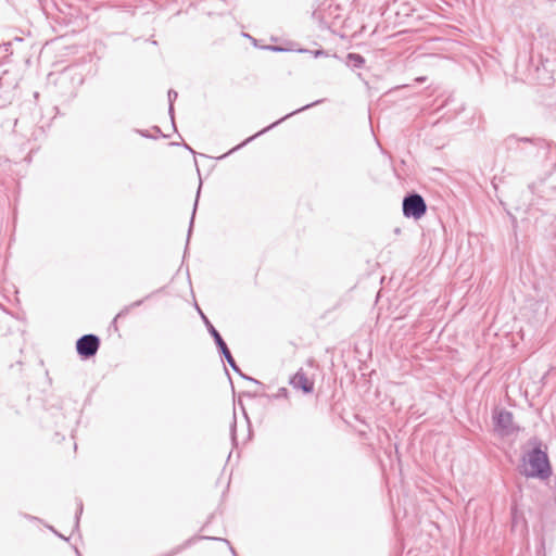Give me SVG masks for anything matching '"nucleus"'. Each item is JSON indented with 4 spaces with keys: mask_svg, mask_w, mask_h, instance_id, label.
Here are the masks:
<instances>
[{
    "mask_svg": "<svg viewBox=\"0 0 556 556\" xmlns=\"http://www.w3.org/2000/svg\"><path fill=\"white\" fill-rule=\"evenodd\" d=\"M504 143L508 150H519L526 156L539 157L547 155L549 143L543 138L517 137L515 135L505 138Z\"/></svg>",
    "mask_w": 556,
    "mask_h": 556,
    "instance_id": "obj_1",
    "label": "nucleus"
},
{
    "mask_svg": "<svg viewBox=\"0 0 556 556\" xmlns=\"http://www.w3.org/2000/svg\"><path fill=\"white\" fill-rule=\"evenodd\" d=\"M523 462L530 467L529 469L526 467L521 471L523 476L539 479H547L551 477L552 468L547 453L541 448L540 444L526 454Z\"/></svg>",
    "mask_w": 556,
    "mask_h": 556,
    "instance_id": "obj_2",
    "label": "nucleus"
},
{
    "mask_svg": "<svg viewBox=\"0 0 556 556\" xmlns=\"http://www.w3.org/2000/svg\"><path fill=\"white\" fill-rule=\"evenodd\" d=\"M201 316L204 320V324L207 328V331L210 332V334L213 337L214 339V342L219 351V353L223 355V357L226 359V362L229 364V366L236 371L238 372L242 378L247 379V380H250L254 383H260L256 379L254 378H251L249 376H245L241 370L240 368L238 367L236 361L233 359L226 342L224 341V339L222 338L220 333L215 329V327L211 324V321L207 319V317L201 313Z\"/></svg>",
    "mask_w": 556,
    "mask_h": 556,
    "instance_id": "obj_3",
    "label": "nucleus"
},
{
    "mask_svg": "<svg viewBox=\"0 0 556 556\" xmlns=\"http://www.w3.org/2000/svg\"><path fill=\"white\" fill-rule=\"evenodd\" d=\"M403 215L406 218L420 219L427 212V204L422 195L417 192L407 193L402 202Z\"/></svg>",
    "mask_w": 556,
    "mask_h": 556,
    "instance_id": "obj_4",
    "label": "nucleus"
},
{
    "mask_svg": "<svg viewBox=\"0 0 556 556\" xmlns=\"http://www.w3.org/2000/svg\"><path fill=\"white\" fill-rule=\"evenodd\" d=\"M493 420L496 432L502 437H507L519 431V427L514 424L513 413L506 409L494 412Z\"/></svg>",
    "mask_w": 556,
    "mask_h": 556,
    "instance_id": "obj_5",
    "label": "nucleus"
},
{
    "mask_svg": "<svg viewBox=\"0 0 556 556\" xmlns=\"http://www.w3.org/2000/svg\"><path fill=\"white\" fill-rule=\"evenodd\" d=\"M100 348V339L98 336L89 333L81 336L76 341L77 354L83 359H88L94 356Z\"/></svg>",
    "mask_w": 556,
    "mask_h": 556,
    "instance_id": "obj_6",
    "label": "nucleus"
},
{
    "mask_svg": "<svg viewBox=\"0 0 556 556\" xmlns=\"http://www.w3.org/2000/svg\"><path fill=\"white\" fill-rule=\"evenodd\" d=\"M321 102H324V100H316V101H314V102H312V103H308V104H306V105H304V106H302V108H300V109H298V110H295V111H293V112H291V113H289V114L285 115L283 117H281V118H280V119H278L277 122H275V123L270 124L269 126L265 127V128H264V129H262L261 131H258V132H256L255 135H253V136L249 137V138H248L247 140H244L242 143H240V144H238L237 147H235L230 152H232V151H236V150L240 149L241 147H243V146H244V144H247L248 142L252 141V140H253L254 138H256L257 136H260V135H262V134L266 132L267 130H269V129L274 128L275 126H277L278 124H280V123H281V122H283L285 119L289 118L290 116H292V115H294V114H298V113H300V112H303V111H305V110H307V109H309V108H313V106H315V105H318V104H320Z\"/></svg>",
    "mask_w": 556,
    "mask_h": 556,
    "instance_id": "obj_7",
    "label": "nucleus"
},
{
    "mask_svg": "<svg viewBox=\"0 0 556 556\" xmlns=\"http://www.w3.org/2000/svg\"><path fill=\"white\" fill-rule=\"evenodd\" d=\"M290 384L294 389L301 390L306 394H309L314 391V380L308 378L302 368H300L290 379Z\"/></svg>",
    "mask_w": 556,
    "mask_h": 556,
    "instance_id": "obj_8",
    "label": "nucleus"
},
{
    "mask_svg": "<svg viewBox=\"0 0 556 556\" xmlns=\"http://www.w3.org/2000/svg\"><path fill=\"white\" fill-rule=\"evenodd\" d=\"M346 65L352 68H362L365 65V58L358 53H348Z\"/></svg>",
    "mask_w": 556,
    "mask_h": 556,
    "instance_id": "obj_9",
    "label": "nucleus"
},
{
    "mask_svg": "<svg viewBox=\"0 0 556 556\" xmlns=\"http://www.w3.org/2000/svg\"><path fill=\"white\" fill-rule=\"evenodd\" d=\"M143 303V300H139V301H136L134 303H131L129 306H126L124 307L114 318L113 320V327H116V321H117V318L119 317H123V316H126L128 314V312L130 311V308L132 307H137V306H140L141 304Z\"/></svg>",
    "mask_w": 556,
    "mask_h": 556,
    "instance_id": "obj_10",
    "label": "nucleus"
},
{
    "mask_svg": "<svg viewBox=\"0 0 556 556\" xmlns=\"http://www.w3.org/2000/svg\"><path fill=\"white\" fill-rule=\"evenodd\" d=\"M167 96L169 102L168 113L170 115L172 121L174 122V101L177 99L178 93L174 89H169Z\"/></svg>",
    "mask_w": 556,
    "mask_h": 556,
    "instance_id": "obj_11",
    "label": "nucleus"
},
{
    "mask_svg": "<svg viewBox=\"0 0 556 556\" xmlns=\"http://www.w3.org/2000/svg\"><path fill=\"white\" fill-rule=\"evenodd\" d=\"M200 190H201V185L199 186L198 193H197V199H195V202H194V205H193V212H192V216H191V220H190V225H189L188 238H190L191 230H192V227H193L194 214H195L197 206H198V199H199V195H200Z\"/></svg>",
    "mask_w": 556,
    "mask_h": 556,
    "instance_id": "obj_12",
    "label": "nucleus"
},
{
    "mask_svg": "<svg viewBox=\"0 0 556 556\" xmlns=\"http://www.w3.org/2000/svg\"><path fill=\"white\" fill-rule=\"evenodd\" d=\"M81 513H83V502L79 501L78 502V509H77V513H76V516H75V518H76V527L78 526L79 516L81 515Z\"/></svg>",
    "mask_w": 556,
    "mask_h": 556,
    "instance_id": "obj_13",
    "label": "nucleus"
},
{
    "mask_svg": "<svg viewBox=\"0 0 556 556\" xmlns=\"http://www.w3.org/2000/svg\"><path fill=\"white\" fill-rule=\"evenodd\" d=\"M263 48L266 50L275 51V52L285 51V49H282L281 47H278V46H265Z\"/></svg>",
    "mask_w": 556,
    "mask_h": 556,
    "instance_id": "obj_14",
    "label": "nucleus"
},
{
    "mask_svg": "<svg viewBox=\"0 0 556 556\" xmlns=\"http://www.w3.org/2000/svg\"><path fill=\"white\" fill-rule=\"evenodd\" d=\"M235 430H236V418L233 417L232 429H231L232 439H235Z\"/></svg>",
    "mask_w": 556,
    "mask_h": 556,
    "instance_id": "obj_15",
    "label": "nucleus"
},
{
    "mask_svg": "<svg viewBox=\"0 0 556 556\" xmlns=\"http://www.w3.org/2000/svg\"><path fill=\"white\" fill-rule=\"evenodd\" d=\"M287 392H288V391H287V389H286V388H281V389L279 390V395H286V394H287Z\"/></svg>",
    "mask_w": 556,
    "mask_h": 556,
    "instance_id": "obj_16",
    "label": "nucleus"
},
{
    "mask_svg": "<svg viewBox=\"0 0 556 556\" xmlns=\"http://www.w3.org/2000/svg\"><path fill=\"white\" fill-rule=\"evenodd\" d=\"M416 80H417L418 83H424V81L426 80V77H418V78H416Z\"/></svg>",
    "mask_w": 556,
    "mask_h": 556,
    "instance_id": "obj_17",
    "label": "nucleus"
},
{
    "mask_svg": "<svg viewBox=\"0 0 556 556\" xmlns=\"http://www.w3.org/2000/svg\"><path fill=\"white\" fill-rule=\"evenodd\" d=\"M250 40L252 41V43H253L254 46H257V40H256L255 38H253V37H252Z\"/></svg>",
    "mask_w": 556,
    "mask_h": 556,
    "instance_id": "obj_18",
    "label": "nucleus"
},
{
    "mask_svg": "<svg viewBox=\"0 0 556 556\" xmlns=\"http://www.w3.org/2000/svg\"><path fill=\"white\" fill-rule=\"evenodd\" d=\"M185 147H186V148H187L191 153H193V154L195 153V152L193 151V149H191L188 144H185Z\"/></svg>",
    "mask_w": 556,
    "mask_h": 556,
    "instance_id": "obj_19",
    "label": "nucleus"
},
{
    "mask_svg": "<svg viewBox=\"0 0 556 556\" xmlns=\"http://www.w3.org/2000/svg\"><path fill=\"white\" fill-rule=\"evenodd\" d=\"M243 36H244L245 38H249V39H251V38H252V36H250V35H249V34H247V33H243Z\"/></svg>",
    "mask_w": 556,
    "mask_h": 556,
    "instance_id": "obj_20",
    "label": "nucleus"
},
{
    "mask_svg": "<svg viewBox=\"0 0 556 556\" xmlns=\"http://www.w3.org/2000/svg\"><path fill=\"white\" fill-rule=\"evenodd\" d=\"M212 539H213V540H218L217 538H212ZM220 540H222V541H224L225 543H228V544H229L228 540H225V539H220Z\"/></svg>",
    "mask_w": 556,
    "mask_h": 556,
    "instance_id": "obj_21",
    "label": "nucleus"
},
{
    "mask_svg": "<svg viewBox=\"0 0 556 556\" xmlns=\"http://www.w3.org/2000/svg\"><path fill=\"white\" fill-rule=\"evenodd\" d=\"M34 97H35V99H38V97H39V92H35V93H34Z\"/></svg>",
    "mask_w": 556,
    "mask_h": 556,
    "instance_id": "obj_22",
    "label": "nucleus"
},
{
    "mask_svg": "<svg viewBox=\"0 0 556 556\" xmlns=\"http://www.w3.org/2000/svg\"><path fill=\"white\" fill-rule=\"evenodd\" d=\"M230 549H231V553L233 554V556H237L235 549L232 547H230Z\"/></svg>",
    "mask_w": 556,
    "mask_h": 556,
    "instance_id": "obj_23",
    "label": "nucleus"
}]
</instances>
